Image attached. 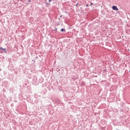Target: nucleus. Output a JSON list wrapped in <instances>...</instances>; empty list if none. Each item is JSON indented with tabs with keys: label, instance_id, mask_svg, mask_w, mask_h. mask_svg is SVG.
I'll use <instances>...</instances> for the list:
<instances>
[{
	"label": "nucleus",
	"instance_id": "f257e3e1",
	"mask_svg": "<svg viewBox=\"0 0 130 130\" xmlns=\"http://www.w3.org/2000/svg\"><path fill=\"white\" fill-rule=\"evenodd\" d=\"M6 52V48H3L1 47H0V53H3V52Z\"/></svg>",
	"mask_w": 130,
	"mask_h": 130
},
{
	"label": "nucleus",
	"instance_id": "f03ea898",
	"mask_svg": "<svg viewBox=\"0 0 130 130\" xmlns=\"http://www.w3.org/2000/svg\"><path fill=\"white\" fill-rule=\"evenodd\" d=\"M112 9L114 10L118 11V8H117V7H116V6H113Z\"/></svg>",
	"mask_w": 130,
	"mask_h": 130
},
{
	"label": "nucleus",
	"instance_id": "7ed1b4c3",
	"mask_svg": "<svg viewBox=\"0 0 130 130\" xmlns=\"http://www.w3.org/2000/svg\"><path fill=\"white\" fill-rule=\"evenodd\" d=\"M64 28H62L61 29V32H63V31H64Z\"/></svg>",
	"mask_w": 130,
	"mask_h": 130
},
{
	"label": "nucleus",
	"instance_id": "20e7f679",
	"mask_svg": "<svg viewBox=\"0 0 130 130\" xmlns=\"http://www.w3.org/2000/svg\"><path fill=\"white\" fill-rule=\"evenodd\" d=\"M93 5V4L92 3H91V4H90V6H91V5Z\"/></svg>",
	"mask_w": 130,
	"mask_h": 130
},
{
	"label": "nucleus",
	"instance_id": "39448f33",
	"mask_svg": "<svg viewBox=\"0 0 130 130\" xmlns=\"http://www.w3.org/2000/svg\"><path fill=\"white\" fill-rule=\"evenodd\" d=\"M49 2H51V0H49Z\"/></svg>",
	"mask_w": 130,
	"mask_h": 130
},
{
	"label": "nucleus",
	"instance_id": "423d86ee",
	"mask_svg": "<svg viewBox=\"0 0 130 130\" xmlns=\"http://www.w3.org/2000/svg\"><path fill=\"white\" fill-rule=\"evenodd\" d=\"M29 2H31V1L29 0Z\"/></svg>",
	"mask_w": 130,
	"mask_h": 130
},
{
	"label": "nucleus",
	"instance_id": "0eeeda50",
	"mask_svg": "<svg viewBox=\"0 0 130 130\" xmlns=\"http://www.w3.org/2000/svg\"><path fill=\"white\" fill-rule=\"evenodd\" d=\"M88 5H86V7H88Z\"/></svg>",
	"mask_w": 130,
	"mask_h": 130
}]
</instances>
